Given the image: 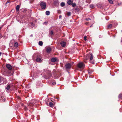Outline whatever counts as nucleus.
<instances>
[{
  "instance_id": "1",
  "label": "nucleus",
  "mask_w": 122,
  "mask_h": 122,
  "mask_svg": "<svg viewBox=\"0 0 122 122\" xmlns=\"http://www.w3.org/2000/svg\"><path fill=\"white\" fill-rule=\"evenodd\" d=\"M93 56L92 53L90 54V55L89 54H87L86 56L84 58V61L85 63H86L87 61H85L86 60H87L90 59L89 61L90 62V63L93 64L94 63V61L93 59Z\"/></svg>"
},
{
  "instance_id": "2",
  "label": "nucleus",
  "mask_w": 122,
  "mask_h": 122,
  "mask_svg": "<svg viewBox=\"0 0 122 122\" xmlns=\"http://www.w3.org/2000/svg\"><path fill=\"white\" fill-rule=\"evenodd\" d=\"M85 66V64L82 62H79L77 65V67L80 69H83L84 68Z\"/></svg>"
},
{
  "instance_id": "3",
  "label": "nucleus",
  "mask_w": 122,
  "mask_h": 122,
  "mask_svg": "<svg viewBox=\"0 0 122 122\" xmlns=\"http://www.w3.org/2000/svg\"><path fill=\"white\" fill-rule=\"evenodd\" d=\"M40 5L42 9H46V3L45 2H41L40 4Z\"/></svg>"
},
{
  "instance_id": "4",
  "label": "nucleus",
  "mask_w": 122,
  "mask_h": 122,
  "mask_svg": "<svg viewBox=\"0 0 122 122\" xmlns=\"http://www.w3.org/2000/svg\"><path fill=\"white\" fill-rule=\"evenodd\" d=\"M72 65L71 64L68 63L65 65L66 68V69H70Z\"/></svg>"
},
{
  "instance_id": "5",
  "label": "nucleus",
  "mask_w": 122,
  "mask_h": 122,
  "mask_svg": "<svg viewBox=\"0 0 122 122\" xmlns=\"http://www.w3.org/2000/svg\"><path fill=\"white\" fill-rule=\"evenodd\" d=\"M7 68L9 70H11L12 68V67L11 65L9 64H7L6 65Z\"/></svg>"
},
{
  "instance_id": "6",
  "label": "nucleus",
  "mask_w": 122,
  "mask_h": 122,
  "mask_svg": "<svg viewBox=\"0 0 122 122\" xmlns=\"http://www.w3.org/2000/svg\"><path fill=\"white\" fill-rule=\"evenodd\" d=\"M36 61L38 62H41L42 61L41 58L40 57H38L36 60Z\"/></svg>"
},
{
  "instance_id": "7",
  "label": "nucleus",
  "mask_w": 122,
  "mask_h": 122,
  "mask_svg": "<svg viewBox=\"0 0 122 122\" xmlns=\"http://www.w3.org/2000/svg\"><path fill=\"white\" fill-rule=\"evenodd\" d=\"M60 44L62 47H64L66 46V43L64 41H62L60 43Z\"/></svg>"
},
{
  "instance_id": "8",
  "label": "nucleus",
  "mask_w": 122,
  "mask_h": 122,
  "mask_svg": "<svg viewBox=\"0 0 122 122\" xmlns=\"http://www.w3.org/2000/svg\"><path fill=\"white\" fill-rule=\"evenodd\" d=\"M51 51V48L50 47H48L47 48L46 51L48 53L50 52Z\"/></svg>"
},
{
  "instance_id": "9",
  "label": "nucleus",
  "mask_w": 122,
  "mask_h": 122,
  "mask_svg": "<svg viewBox=\"0 0 122 122\" xmlns=\"http://www.w3.org/2000/svg\"><path fill=\"white\" fill-rule=\"evenodd\" d=\"M56 60V58H52L51 60V61L53 62H55Z\"/></svg>"
},
{
  "instance_id": "10",
  "label": "nucleus",
  "mask_w": 122,
  "mask_h": 122,
  "mask_svg": "<svg viewBox=\"0 0 122 122\" xmlns=\"http://www.w3.org/2000/svg\"><path fill=\"white\" fill-rule=\"evenodd\" d=\"M20 5H17V6L16 8V11H18L19 10L20 8Z\"/></svg>"
},
{
  "instance_id": "11",
  "label": "nucleus",
  "mask_w": 122,
  "mask_h": 122,
  "mask_svg": "<svg viewBox=\"0 0 122 122\" xmlns=\"http://www.w3.org/2000/svg\"><path fill=\"white\" fill-rule=\"evenodd\" d=\"M18 46V44L17 42H15L14 43V46L15 47H17Z\"/></svg>"
},
{
  "instance_id": "12",
  "label": "nucleus",
  "mask_w": 122,
  "mask_h": 122,
  "mask_svg": "<svg viewBox=\"0 0 122 122\" xmlns=\"http://www.w3.org/2000/svg\"><path fill=\"white\" fill-rule=\"evenodd\" d=\"M49 106H50L51 107H53L54 104L53 103L51 102H50L49 103Z\"/></svg>"
},
{
  "instance_id": "13",
  "label": "nucleus",
  "mask_w": 122,
  "mask_h": 122,
  "mask_svg": "<svg viewBox=\"0 0 122 122\" xmlns=\"http://www.w3.org/2000/svg\"><path fill=\"white\" fill-rule=\"evenodd\" d=\"M48 76V78L50 77L51 76V72L50 71H49L48 73L47 74Z\"/></svg>"
},
{
  "instance_id": "14",
  "label": "nucleus",
  "mask_w": 122,
  "mask_h": 122,
  "mask_svg": "<svg viewBox=\"0 0 122 122\" xmlns=\"http://www.w3.org/2000/svg\"><path fill=\"white\" fill-rule=\"evenodd\" d=\"M67 4L69 5H71L72 4V2L71 0H69L67 2Z\"/></svg>"
},
{
  "instance_id": "15",
  "label": "nucleus",
  "mask_w": 122,
  "mask_h": 122,
  "mask_svg": "<svg viewBox=\"0 0 122 122\" xmlns=\"http://www.w3.org/2000/svg\"><path fill=\"white\" fill-rule=\"evenodd\" d=\"M39 45L40 46H42L43 45V42L42 41H40L39 42Z\"/></svg>"
},
{
  "instance_id": "16",
  "label": "nucleus",
  "mask_w": 122,
  "mask_h": 122,
  "mask_svg": "<svg viewBox=\"0 0 122 122\" xmlns=\"http://www.w3.org/2000/svg\"><path fill=\"white\" fill-rule=\"evenodd\" d=\"M50 12L49 11H47L46 12V15H50Z\"/></svg>"
},
{
  "instance_id": "17",
  "label": "nucleus",
  "mask_w": 122,
  "mask_h": 122,
  "mask_svg": "<svg viewBox=\"0 0 122 122\" xmlns=\"http://www.w3.org/2000/svg\"><path fill=\"white\" fill-rule=\"evenodd\" d=\"M95 6L94 5V4H91L90 5V7L91 8H93Z\"/></svg>"
},
{
  "instance_id": "18",
  "label": "nucleus",
  "mask_w": 122,
  "mask_h": 122,
  "mask_svg": "<svg viewBox=\"0 0 122 122\" xmlns=\"http://www.w3.org/2000/svg\"><path fill=\"white\" fill-rule=\"evenodd\" d=\"M112 26V25L111 24H110L108 25L107 28L108 29H109L111 28Z\"/></svg>"
},
{
  "instance_id": "19",
  "label": "nucleus",
  "mask_w": 122,
  "mask_h": 122,
  "mask_svg": "<svg viewBox=\"0 0 122 122\" xmlns=\"http://www.w3.org/2000/svg\"><path fill=\"white\" fill-rule=\"evenodd\" d=\"M10 88V86L9 85H8L6 87V89L7 90H8Z\"/></svg>"
},
{
  "instance_id": "20",
  "label": "nucleus",
  "mask_w": 122,
  "mask_h": 122,
  "mask_svg": "<svg viewBox=\"0 0 122 122\" xmlns=\"http://www.w3.org/2000/svg\"><path fill=\"white\" fill-rule=\"evenodd\" d=\"M65 4L64 2H62L61 4V5L62 7H63L65 6Z\"/></svg>"
},
{
  "instance_id": "21",
  "label": "nucleus",
  "mask_w": 122,
  "mask_h": 122,
  "mask_svg": "<svg viewBox=\"0 0 122 122\" xmlns=\"http://www.w3.org/2000/svg\"><path fill=\"white\" fill-rule=\"evenodd\" d=\"M108 0L111 4H113V1L112 0Z\"/></svg>"
},
{
  "instance_id": "22",
  "label": "nucleus",
  "mask_w": 122,
  "mask_h": 122,
  "mask_svg": "<svg viewBox=\"0 0 122 122\" xmlns=\"http://www.w3.org/2000/svg\"><path fill=\"white\" fill-rule=\"evenodd\" d=\"M119 97L121 99L122 98V94H120L119 96Z\"/></svg>"
},
{
  "instance_id": "23",
  "label": "nucleus",
  "mask_w": 122,
  "mask_h": 122,
  "mask_svg": "<svg viewBox=\"0 0 122 122\" xmlns=\"http://www.w3.org/2000/svg\"><path fill=\"white\" fill-rule=\"evenodd\" d=\"M67 15L68 16H70L71 15L70 12H68L67 14Z\"/></svg>"
},
{
  "instance_id": "24",
  "label": "nucleus",
  "mask_w": 122,
  "mask_h": 122,
  "mask_svg": "<svg viewBox=\"0 0 122 122\" xmlns=\"http://www.w3.org/2000/svg\"><path fill=\"white\" fill-rule=\"evenodd\" d=\"M34 104H31V103L29 104L28 105V106H32L34 105Z\"/></svg>"
},
{
  "instance_id": "25",
  "label": "nucleus",
  "mask_w": 122,
  "mask_h": 122,
  "mask_svg": "<svg viewBox=\"0 0 122 122\" xmlns=\"http://www.w3.org/2000/svg\"><path fill=\"white\" fill-rule=\"evenodd\" d=\"M76 6V4H75V3H74V4H72V7H75V6Z\"/></svg>"
},
{
  "instance_id": "26",
  "label": "nucleus",
  "mask_w": 122,
  "mask_h": 122,
  "mask_svg": "<svg viewBox=\"0 0 122 122\" xmlns=\"http://www.w3.org/2000/svg\"><path fill=\"white\" fill-rule=\"evenodd\" d=\"M86 38H87V37H86V36H85L84 37V39L85 41H86V40H87V39H86Z\"/></svg>"
},
{
  "instance_id": "27",
  "label": "nucleus",
  "mask_w": 122,
  "mask_h": 122,
  "mask_svg": "<svg viewBox=\"0 0 122 122\" xmlns=\"http://www.w3.org/2000/svg\"><path fill=\"white\" fill-rule=\"evenodd\" d=\"M86 20L87 21H88L89 20H91V19L90 18H86Z\"/></svg>"
},
{
  "instance_id": "28",
  "label": "nucleus",
  "mask_w": 122,
  "mask_h": 122,
  "mask_svg": "<svg viewBox=\"0 0 122 122\" xmlns=\"http://www.w3.org/2000/svg\"><path fill=\"white\" fill-rule=\"evenodd\" d=\"M51 34L52 35L53 34V32L52 31H51L50 32Z\"/></svg>"
},
{
  "instance_id": "29",
  "label": "nucleus",
  "mask_w": 122,
  "mask_h": 122,
  "mask_svg": "<svg viewBox=\"0 0 122 122\" xmlns=\"http://www.w3.org/2000/svg\"><path fill=\"white\" fill-rule=\"evenodd\" d=\"M56 84V83L55 82H54L52 83V84L53 85H55Z\"/></svg>"
},
{
  "instance_id": "30",
  "label": "nucleus",
  "mask_w": 122,
  "mask_h": 122,
  "mask_svg": "<svg viewBox=\"0 0 122 122\" xmlns=\"http://www.w3.org/2000/svg\"><path fill=\"white\" fill-rule=\"evenodd\" d=\"M58 12L59 13H61V11L60 10H58Z\"/></svg>"
},
{
  "instance_id": "31",
  "label": "nucleus",
  "mask_w": 122,
  "mask_h": 122,
  "mask_svg": "<svg viewBox=\"0 0 122 122\" xmlns=\"http://www.w3.org/2000/svg\"><path fill=\"white\" fill-rule=\"evenodd\" d=\"M9 2H10V1L8 0V1L7 2H6V4H8V3H9Z\"/></svg>"
},
{
  "instance_id": "32",
  "label": "nucleus",
  "mask_w": 122,
  "mask_h": 122,
  "mask_svg": "<svg viewBox=\"0 0 122 122\" xmlns=\"http://www.w3.org/2000/svg\"><path fill=\"white\" fill-rule=\"evenodd\" d=\"M1 77H0V83L1 82Z\"/></svg>"
},
{
  "instance_id": "33",
  "label": "nucleus",
  "mask_w": 122,
  "mask_h": 122,
  "mask_svg": "<svg viewBox=\"0 0 122 122\" xmlns=\"http://www.w3.org/2000/svg\"><path fill=\"white\" fill-rule=\"evenodd\" d=\"M61 17H62V16L61 15H60L59 16V18H61Z\"/></svg>"
},
{
  "instance_id": "34",
  "label": "nucleus",
  "mask_w": 122,
  "mask_h": 122,
  "mask_svg": "<svg viewBox=\"0 0 122 122\" xmlns=\"http://www.w3.org/2000/svg\"><path fill=\"white\" fill-rule=\"evenodd\" d=\"M1 99V100L2 99L3 101H5V99H4V100H3V99Z\"/></svg>"
},
{
  "instance_id": "35",
  "label": "nucleus",
  "mask_w": 122,
  "mask_h": 122,
  "mask_svg": "<svg viewBox=\"0 0 122 122\" xmlns=\"http://www.w3.org/2000/svg\"><path fill=\"white\" fill-rule=\"evenodd\" d=\"M2 53L1 52H0V56H1V55Z\"/></svg>"
},
{
  "instance_id": "36",
  "label": "nucleus",
  "mask_w": 122,
  "mask_h": 122,
  "mask_svg": "<svg viewBox=\"0 0 122 122\" xmlns=\"http://www.w3.org/2000/svg\"><path fill=\"white\" fill-rule=\"evenodd\" d=\"M2 27H0V30H1V28H2Z\"/></svg>"
},
{
  "instance_id": "37",
  "label": "nucleus",
  "mask_w": 122,
  "mask_h": 122,
  "mask_svg": "<svg viewBox=\"0 0 122 122\" xmlns=\"http://www.w3.org/2000/svg\"><path fill=\"white\" fill-rule=\"evenodd\" d=\"M26 109H27V108L26 107H25V110H26Z\"/></svg>"
},
{
  "instance_id": "38",
  "label": "nucleus",
  "mask_w": 122,
  "mask_h": 122,
  "mask_svg": "<svg viewBox=\"0 0 122 122\" xmlns=\"http://www.w3.org/2000/svg\"><path fill=\"white\" fill-rule=\"evenodd\" d=\"M92 25H91V26H90V27H92Z\"/></svg>"
},
{
  "instance_id": "39",
  "label": "nucleus",
  "mask_w": 122,
  "mask_h": 122,
  "mask_svg": "<svg viewBox=\"0 0 122 122\" xmlns=\"http://www.w3.org/2000/svg\"><path fill=\"white\" fill-rule=\"evenodd\" d=\"M98 4H97V5H96V6H97V7H98Z\"/></svg>"
},
{
  "instance_id": "40",
  "label": "nucleus",
  "mask_w": 122,
  "mask_h": 122,
  "mask_svg": "<svg viewBox=\"0 0 122 122\" xmlns=\"http://www.w3.org/2000/svg\"><path fill=\"white\" fill-rule=\"evenodd\" d=\"M73 62L72 63V65H73Z\"/></svg>"
}]
</instances>
